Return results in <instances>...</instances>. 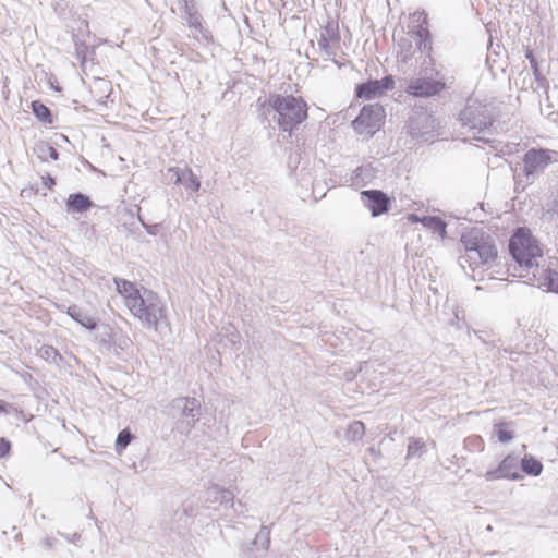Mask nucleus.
Returning <instances> with one entry per match:
<instances>
[{
    "label": "nucleus",
    "instance_id": "nucleus-29",
    "mask_svg": "<svg viewBox=\"0 0 558 558\" xmlns=\"http://www.w3.org/2000/svg\"><path fill=\"white\" fill-rule=\"evenodd\" d=\"M496 435H497L498 440L501 442H509L513 438L512 433L507 429L506 424L497 425Z\"/></svg>",
    "mask_w": 558,
    "mask_h": 558
},
{
    "label": "nucleus",
    "instance_id": "nucleus-24",
    "mask_svg": "<svg viewBox=\"0 0 558 558\" xmlns=\"http://www.w3.org/2000/svg\"><path fill=\"white\" fill-rule=\"evenodd\" d=\"M364 434H365L364 423L361 421H354L348 426L344 437L348 441L355 442V441L361 440L363 438Z\"/></svg>",
    "mask_w": 558,
    "mask_h": 558
},
{
    "label": "nucleus",
    "instance_id": "nucleus-42",
    "mask_svg": "<svg viewBox=\"0 0 558 558\" xmlns=\"http://www.w3.org/2000/svg\"><path fill=\"white\" fill-rule=\"evenodd\" d=\"M366 170H367V168H366V167H360V168H357V169L355 170V175L359 178V177H361V175H362V173H363L364 171H366Z\"/></svg>",
    "mask_w": 558,
    "mask_h": 558
},
{
    "label": "nucleus",
    "instance_id": "nucleus-7",
    "mask_svg": "<svg viewBox=\"0 0 558 558\" xmlns=\"http://www.w3.org/2000/svg\"><path fill=\"white\" fill-rule=\"evenodd\" d=\"M440 72L434 66H421L420 75L409 80L405 92L414 97H432L440 94L446 88Z\"/></svg>",
    "mask_w": 558,
    "mask_h": 558
},
{
    "label": "nucleus",
    "instance_id": "nucleus-38",
    "mask_svg": "<svg viewBox=\"0 0 558 558\" xmlns=\"http://www.w3.org/2000/svg\"><path fill=\"white\" fill-rule=\"evenodd\" d=\"M408 221L411 223H422V217L416 214L408 215Z\"/></svg>",
    "mask_w": 558,
    "mask_h": 558
},
{
    "label": "nucleus",
    "instance_id": "nucleus-25",
    "mask_svg": "<svg viewBox=\"0 0 558 558\" xmlns=\"http://www.w3.org/2000/svg\"><path fill=\"white\" fill-rule=\"evenodd\" d=\"M37 355L47 361V362H50V363H56L58 360L61 359V355L60 353L58 352L57 349H54L52 345H41L38 351H37Z\"/></svg>",
    "mask_w": 558,
    "mask_h": 558
},
{
    "label": "nucleus",
    "instance_id": "nucleus-9",
    "mask_svg": "<svg viewBox=\"0 0 558 558\" xmlns=\"http://www.w3.org/2000/svg\"><path fill=\"white\" fill-rule=\"evenodd\" d=\"M317 45L320 54L326 60H331L338 64L337 58L341 54L340 34L338 23L329 21L319 33Z\"/></svg>",
    "mask_w": 558,
    "mask_h": 558
},
{
    "label": "nucleus",
    "instance_id": "nucleus-8",
    "mask_svg": "<svg viewBox=\"0 0 558 558\" xmlns=\"http://www.w3.org/2000/svg\"><path fill=\"white\" fill-rule=\"evenodd\" d=\"M385 116V109L379 104L367 105L352 121V126L357 134L372 137L383 125Z\"/></svg>",
    "mask_w": 558,
    "mask_h": 558
},
{
    "label": "nucleus",
    "instance_id": "nucleus-30",
    "mask_svg": "<svg viewBox=\"0 0 558 558\" xmlns=\"http://www.w3.org/2000/svg\"><path fill=\"white\" fill-rule=\"evenodd\" d=\"M464 446L469 449L480 450L482 451L484 449V442L481 437L478 436H472L468 437L464 440Z\"/></svg>",
    "mask_w": 558,
    "mask_h": 558
},
{
    "label": "nucleus",
    "instance_id": "nucleus-18",
    "mask_svg": "<svg viewBox=\"0 0 558 558\" xmlns=\"http://www.w3.org/2000/svg\"><path fill=\"white\" fill-rule=\"evenodd\" d=\"M66 210L69 213H85L89 210L94 204L92 199L83 193L70 194L66 199Z\"/></svg>",
    "mask_w": 558,
    "mask_h": 558
},
{
    "label": "nucleus",
    "instance_id": "nucleus-20",
    "mask_svg": "<svg viewBox=\"0 0 558 558\" xmlns=\"http://www.w3.org/2000/svg\"><path fill=\"white\" fill-rule=\"evenodd\" d=\"M170 171H174L175 173V183L183 184L186 189L198 191L201 187V181L193 173L190 168L184 169H170Z\"/></svg>",
    "mask_w": 558,
    "mask_h": 558
},
{
    "label": "nucleus",
    "instance_id": "nucleus-27",
    "mask_svg": "<svg viewBox=\"0 0 558 558\" xmlns=\"http://www.w3.org/2000/svg\"><path fill=\"white\" fill-rule=\"evenodd\" d=\"M33 113L37 117L38 120L45 123H51V113L50 110L39 101L32 102Z\"/></svg>",
    "mask_w": 558,
    "mask_h": 558
},
{
    "label": "nucleus",
    "instance_id": "nucleus-5",
    "mask_svg": "<svg viewBox=\"0 0 558 558\" xmlns=\"http://www.w3.org/2000/svg\"><path fill=\"white\" fill-rule=\"evenodd\" d=\"M201 403L196 398L178 397L169 405V415L175 421V429L181 435H190L201 417Z\"/></svg>",
    "mask_w": 558,
    "mask_h": 558
},
{
    "label": "nucleus",
    "instance_id": "nucleus-17",
    "mask_svg": "<svg viewBox=\"0 0 558 558\" xmlns=\"http://www.w3.org/2000/svg\"><path fill=\"white\" fill-rule=\"evenodd\" d=\"M117 291L124 298L125 305L131 310L142 299V293L134 283L125 279H114Z\"/></svg>",
    "mask_w": 558,
    "mask_h": 558
},
{
    "label": "nucleus",
    "instance_id": "nucleus-41",
    "mask_svg": "<svg viewBox=\"0 0 558 558\" xmlns=\"http://www.w3.org/2000/svg\"><path fill=\"white\" fill-rule=\"evenodd\" d=\"M7 408H8V403L2 401V400H0V414L1 413H8V409Z\"/></svg>",
    "mask_w": 558,
    "mask_h": 558
},
{
    "label": "nucleus",
    "instance_id": "nucleus-23",
    "mask_svg": "<svg viewBox=\"0 0 558 558\" xmlns=\"http://www.w3.org/2000/svg\"><path fill=\"white\" fill-rule=\"evenodd\" d=\"M521 469L529 475L538 476L543 471V464L533 456H524L521 460Z\"/></svg>",
    "mask_w": 558,
    "mask_h": 558
},
{
    "label": "nucleus",
    "instance_id": "nucleus-19",
    "mask_svg": "<svg viewBox=\"0 0 558 558\" xmlns=\"http://www.w3.org/2000/svg\"><path fill=\"white\" fill-rule=\"evenodd\" d=\"M66 314L77 322L81 326L88 330H95L97 328V320L90 316L87 312H84L77 305H71L66 307Z\"/></svg>",
    "mask_w": 558,
    "mask_h": 558
},
{
    "label": "nucleus",
    "instance_id": "nucleus-35",
    "mask_svg": "<svg viewBox=\"0 0 558 558\" xmlns=\"http://www.w3.org/2000/svg\"><path fill=\"white\" fill-rule=\"evenodd\" d=\"M484 476L487 481L504 478V476H501V472L499 471V466L495 470L487 471Z\"/></svg>",
    "mask_w": 558,
    "mask_h": 558
},
{
    "label": "nucleus",
    "instance_id": "nucleus-16",
    "mask_svg": "<svg viewBox=\"0 0 558 558\" xmlns=\"http://www.w3.org/2000/svg\"><path fill=\"white\" fill-rule=\"evenodd\" d=\"M234 497L235 496L231 490L222 488L216 484L208 486L205 493L206 502H219L220 505L230 506L234 512L241 513V511L235 507Z\"/></svg>",
    "mask_w": 558,
    "mask_h": 558
},
{
    "label": "nucleus",
    "instance_id": "nucleus-13",
    "mask_svg": "<svg viewBox=\"0 0 558 558\" xmlns=\"http://www.w3.org/2000/svg\"><path fill=\"white\" fill-rule=\"evenodd\" d=\"M361 199L365 207H367L373 217L385 214L389 209L388 196L379 190H368L361 192Z\"/></svg>",
    "mask_w": 558,
    "mask_h": 558
},
{
    "label": "nucleus",
    "instance_id": "nucleus-15",
    "mask_svg": "<svg viewBox=\"0 0 558 558\" xmlns=\"http://www.w3.org/2000/svg\"><path fill=\"white\" fill-rule=\"evenodd\" d=\"M182 19L185 21L186 25L192 31L193 37L197 40H211L210 32L203 24V16L198 12L197 9L182 13Z\"/></svg>",
    "mask_w": 558,
    "mask_h": 558
},
{
    "label": "nucleus",
    "instance_id": "nucleus-43",
    "mask_svg": "<svg viewBox=\"0 0 558 558\" xmlns=\"http://www.w3.org/2000/svg\"><path fill=\"white\" fill-rule=\"evenodd\" d=\"M368 451H369L372 454H374V456H378V454H379V452H378L374 447H371V448L368 449Z\"/></svg>",
    "mask_w": 558,
    "mask_h": 558
},
{
    "label": "nucleus",
    "instance_id": "nucleus-6",
    "mask_svg": "<svg viewBox=\"0 0 558 558\" xmlns=\"http://www.w3.org/2000/svg\"><path fill=\"white\" fill-rule=\"evenodd\" d=\"M136 305L130 310L131 313L146 327L157 331L161 322L166 319V310L160 298L151 290L144 289Z\"/></svg>",
    "mask_w": 558,
    "mask_h": 558
},
{
    "label": "nucleus",
    "instance_id": "nucleus-3",
    "mask_svg": "<svg viewBox=\"0 0 558 558\" xmlns=\"http://www.w3.org/2000/svg\"><path fill=\"white\" fill-rule=\"evenodd\" d=\"M461 242L466 258L475 267L488 265L497 257V247L494 240L482 230L475 229L463 234Z\"/></svg>",
    "mask_w": 558,
    "mask_h": 558
},
{
    "label": "nucleus",
    "instance_id": "nucleus-4",
    "mask_svg": "<svg viewBox=\"0 0 558 558\" xmlns=\"http://www.w3.org/2000/svg\"><path fill=\"white\" fill-rule=\"evenodd\" d=\"M509 251L521 267L526 269L539 267L537 259L542 258V250L525 229H517L509 241Z\"/></svg>",
    "mask_w": 558,
    "mask_h": 558
},
{
    "label": "nucleus",
    "instance_id": "nucleus-22",
    "mask_svg": "<svg viewBox=\"0 0 558 558\" xmlns=\"http://www.w3.org/2000/svg\"><path fill=\"white\" fill-rule=\"evenodd\" d=\"M422 225L433 232L439 234V236L444 240L447 236V223L439 217L436 216H423Z\"/></svg>",
    "mask_w": 558,
    "mask_h": 558
},
{
    "label": "nucleus",
    "instance_id": "nucleus-26",
    "mask_svg": "<svg viewBox=\"0 0 558 558\" xmlns=\"http://www.w3.org/2000/svg\"><path fill=\"white\" fill-rule=\"evenodd\" d=\"M425 451V442L421 438H410L408 445V458L421 457Z\"/></svg>",
    "mask_w": 558,
    "mask_h": 558
},
{
    "label": "nucleus",
    "instance_id": "nucleus-12",
    "mask_svg": "<svg viewBox=\"0 0 558 558\" xmlns=\"http://www.w3.org/2000/svg\"><path fill=\"white\" fill-rule=\"evenodd\" d=\"M395 88V80L392 75H387L381 80H369L359 84L355 88V95L366 100L374 99L385 95Z\"/></svg>",
    "mask_w": 558,
    "mask_h": 558
},
{
    "label": "nucleus",
    "instance_id": "nucleus-21",
    "mask_svg": "<svg viewBox=\"0 0 558 558\" xmlns=\"http://www.w3.org/2000/svg\"><path fill=\"white\" fill-rule=\"evenodd\" d=\"M518 458L513 456H507L499 464V471L504 478L509 480H521L522 475L518 472Z\"/></svg>",
    "mask_w": 558,
    "mask_h": 558
},
{
    "label": "nucleus",
    "instance_id": "nucleus-1",
    "mask_svg": "<svg viewBox=\"0 0 558 558\" xmlns=\"http://www.w3.org/2000/svg\"><path fill=\"white\" fill-rule=\"evenodd\" d=\"M262 107L265 112L274 111L279 128L290 133L307 118L306 102L292 95H270Z\"/></svg>",
    "mask_w": 558,
    "mask_h": 558
},
{
    "label": "nucleus",
    "instance_id": "nucleus-40",
    "mask_svg": "<svg viewBox=\"0 0 558 558\" xmlns=\"http://www.w3.org/2000/svg\"><path fill=\"white\" fill-rule=\"evenodd\" d=\"M62 535L64 536V538H65L66 541L72 542V543H75V544H76V542L81 538V536H80L78 534H76V533H75V534H73L72 538H70V536H69V535H64V534H62Z\"/></svg>",
    "mask_w": 558,
    "mask_h": 558
},
{
    "label": "nucleus",
    "instance_id": "nucleus-36",
    "mask_svg": "<svg viewBox=\"0 0 558 558\" xmlns=\"http://www.w3.org/2000/svg\"><path fill=\"white\" fill-rule=\"evenodd\" d=\"M43 183L48 189H52L53 185H56V180L52 177H50L49 174H47V175L43 177Z\"/></svg>",
    "mask_w": 558,
    "mask_h": 558
},
{
    "label": "nucleus",
    "instance_id": "nucleus-32",
    "mask_svg": "<svg viewBox=\"0 0 558 558\" xmlns=\"http://www.w3.org/2000/svg\"><path fill=\"white\" fill-rule=\"evenodd\" d=\"M178 3L182 10V13H186L197 9L195 0H178Z\"/></svg>",
    "mask_w": 558,
    "mask_h": 558
},
{
    "label": "nucleus",
    "instance_id": "nucleus-39",
    "mask_svg": "<svg viewBox=\"0 0 558 558\" xmlns=\"http://www.w3.org/2000/svg\"><path fill=\"white\" fill-rule=\"evenodd\" d=\"M262 536H265L268 539V536H269L268 527L262 526V529L259 530V532L257 534V537H262Z\"/></svg>",
    "mask_w": 558,
    "mask_h": 558
},
{
    "label": "nucleus",
    "instance_id": "nucleus-2",
    "mask_svg": "<svg viewBox=\"0 0 558 558\" xmlns=\"http://www.w3.org/2000/svg\"><path fill=\"white\" fill-rule=\"evenodd\" d=\"M460 121L462 126L472 132L476 141L488 142L481 134L489 132L495 122L494 107L476 99H469L460 112Z\"/></svg>",
    "mask_w": 558,
    "mask_h": 558
},
{
    "label": "nucleus",
    "instance_id": "nucleus-33",
    "mask_svg": "<svg viewBox=\"0 0 558 558\" xmlns=\"http://www.w3.org/2000/svg\"><path fill=\"white\" fill-rule=\"evenodd\" d=\"M11 450V442L3 437H0V459L7 457Z\"/></svg>",
    "mask_w": 558,
    "mask_h": 558
},
{
    "label": "nucleus",
    "instance_id": "nucleus-11",
    "mask_svg": "<svg viewBox=\"0 0 558 558\" xmlns=\"http://www.w3.org/2000/svg\"><path fill=\"white\" fill-rule=\"evenodd\" d=\"M423 19L420 24L414 26L411 31H409L408 36L411 38L412 41H414L417 51L421 54L422 62L421 66H433L434 65V59L432 57V37L426 25V16L420 15L417 19V22H420V19Z\"/></svg>",
    "mask_w": 558,
    "mask_h": 558
},
{
    "label": "nucleus",
    "instance_id": "nucleus-31",
    "mask_svg": "<svg viewBox=\"0 0 558 558\" xmlns=\"http://www.w3.org/2000/svg\"><path fill=\"white\" fill-rule=\"evenodd\" d=\"M525 58L530 61L531 68L535 77L538 80L541 76L538 64L531 50H526Z\"/></svg>",
    "mask_w": 558,
    "mask_h": 558
},
{
    "label": "nucleus",
    "instance_id": "nucleus-44",
    "mask_svg": "<svg viewBox=\"0 0 558 558\" xmlns=\"http://www.w3.org/2000/svg\"><path fill=\"white\" fill-rule=\"evenodd\" d=\"M407 41H408V39H401V44H400V46H401L402 48H403V47H405Z\"/></svg>",
    "mask_w": 558,
    "mask_h": 558
},
{
    "label": "nucleus",
    "instance_id": "nucleus-10",
    "mask_svg": "<svg viewBox=\"0 0 558 558\" xmlns=\"http://www.w3.org/2000/svg\"><path fill=\"white\" fill-rule=\"evenodd\" d=\"M554 151L547 149H529L523 158V174L529 183L534 182L553 161Z\"/></svg>",
    "mask_w": 558,
    "mask_h": 558
},
{
    "label": "nucleus",
    "instance_id": "nucleus-14",
    "mask_svg": "<svg viewBox=\"0 0 558 558\" xmlns=\"http://www.w3.org/2000/svg\"><path fill=\"white\" fill-rule=\"evenodd\" d=\"M533 284L546 291L558 293V272L549 268L535 267L532 271Z\"/></svg>",
    "mask_w": 558,
    "mask_h": 558
},
{
    "label": "nucleus",
    "instance_id": "nucleus-28",
    "mask_svg": "<svg viewBox=\"0 0 558 558\" xmlns=\"http://www.w3.org/2000/svg\"><path fill=\"white\" fill-rule=\"evenodd\" d=\"M133 436L130 430H121L116 439V451L120 454L130 445Z\"/></svg>",
    "mask_w": 558,
    "mask_h": 558
},
{
    "label": "nucleus",
    "instance_id": "nucleus-34",
    "mask_svg": "<svg viewBox=\"0 0 558 558\" xmlns=\"http://www.w3.org/2000/svg\"><path fill=\"white\" fill-rule=\"evenodd\" d=\"M74 44H75L76 56L80 59V61L82 63H84V61L86 59L85 52L87 50V46L84 44H78L76 40L74 41Z\"/></svg>",
    "mask_w": 558,
    "mask_h": 558
},
{
    "label": "nucleus",
    "instance_id": "nucleus-37",
    "mask_svg": "<svg viewBox=\"0 0 558 558\" xmlns=\"http://www.w3.org/2000/svg\"><path fill=\"white\" fill-rule=\"evenodd\" d=\"M46 149L51 159L57 160L59 158V153L57 151L56 148H53L51 146H47Z\"/></svg>",
    "mask_w": 558,
    "mask_h": 558
}]
</instances>
